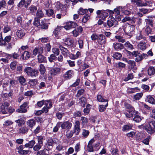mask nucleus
Here are the masks:
<instances>
[{
    "label": "nucleus",
    "mask_w": 155,
    "mask_h": 155,
    "mask_svg": "<svg viewBox=\"0 0 155 155\" xmlns=\"http://www.w3.org/2000/svg\"><path fill=\"white\" fill-rule=\"evenodd\" d=\"M153 121H150L143 126V129L149 134H152L155 133V126Z\"/></svg>",
    "instance_id": "obj_1"
},
{
    "label": "nucleus",
    "mask_w": 155,
    "mask_h": 155,
    "mask_svg": "<svg viewBox=\"0 0 155 155\" xmlns=\"http://www.w3.org/2000/svg\"><path fill=\"white\" fill-rule=\"evenodd\" d=\"M96 13L98 16H100L103 20H104L108 15V13L110 15H111L114 12L113 11L107 9L106 10H98Z\"/></svg>",
    "instance_id": "obj_2"
},
{
    "label": "nucleus",
    "mask_w": 155,
    "mask_h": 155,
    "mask_svg": "<svg viewBox=\"0 0 155 155\" xmlns=\"http://www.w3.org/2000/svg\"><path fill=\"white\" fill-rule=\"evenodd\" d=\"M24 71L28 76L31 77H35L38 74V72L37 70L33 69L30 67H26L24 70Z\"/></svg>",
    "instance_id": "obj_3"
},
{
    "label": "nucleus",
    "mask_w": 155,
    "mask_h": 155,
    "mask_svg": "<svg viewBox=\"0 0 155 155\" xmlns=\"http://www.w3.org/2000/svg\"><path fill=\"white\" fill-rule=\"evenodd\" d=\"M58 126H61L62 130L66 129L69 130L72 127V124L69 121H67L64 122H59L58 123Z\"/></svg>",
    "instance_id": "obj_4"
},
{
    "label": "nucleus",
    "mask_w": 155,
    "mask_h": 155,
    "mask_svg": "<svg viewBox=\"0 0 155 155\" xmlns=\"http://www.w3.org/2000/svg\"><path fill=\"white\" fill-rule=\"evenodd\" d=\"M55 8L57 10H60L63 15H65L67 13V8L65 6L60 2H57L55 3Z\"/></svg>",
    "instance_id": "obj_5"
},
{
    "label": "nucleus",
    "mask_w": 155,
    "mask_h": 155,
    "mask_svg": "<svg viewBox=\"0 0 155 155\" xmlns=\"http://www.w3.org/2000/svg\"><path fill=\"white\" fill-rule=\"evenodd\" d=\"M135 29V27L134 25H128L126 26L124 29L125 33L129 36L130 38L132 36L133 32Z\"/></svg>",
    "instance_id": "obj_6"
},
{
    "label": "nucleus",
    "mask_w": 155,
    "mask_h": 155,
    "mask_svg": "<svg viewBox=\"0 0 155 155\" xmlns=\"http://www.w3.org/2000/svg\"><path fill=\"white\" fill-rule=\"evenodd\" d=\"M12 37L11 35L7 36L3 38L2 34H0V45L1 46H5L6 43H9L11 40Z\"/></svg>",
    "instance_id": "obj_7"
},
{
    "label": "nucleus",
    "mask_w": 155,
    "mask_h": 155,
    "mask_svg": "<svg viewBox=\"0 0 155 155\" xmlns=\"http://www.w3.org/2000/svg\"><path fill=\"white\" fill-rule=\"evenodd\" d=\"M28 103L25 102L24 103L20 106L19 108L16 110L17 112L19 113H25L27 111V108H28Z\"/></svg>",
    "instance_id": "obj_8"
},
{
    "label": "nucleus",
    "mask_w": 155,
    "mask_h": 155,
    "mask_svg": "<svg viewBox=\"0 0 155 155\" xmlns=\"http://www.w3.org/2000/svg\"><path fill=\"white\" fill-rule=\"evenodd\" d=\"M132 3L135 4L138 6H145L150 3V1H146L145 2L142 1L141 0H131Z\"/></svg>",
    "instance_id": "obj_9"
},
{
    "label": "nucleus",
    "mask_w": 155,
    "mask_h": 155,
    "mask_svg": "<svg viewBox=\"0 0 155 155\" xmlns=\"http://www.w3.org/2000/svg\"><path fill=\"white\" fill-rule=\"evenodd\" d=\"M31 0H28L26 2L25 0H21L20 2L17 4V7L19 8H21L24 5L25 8H27L28 6L30 4Z\"/></svg>",
    "instance_id": "obj_10"
},
{
    "label": "nucleus",
    "mask_w": 155,
    "mask_h": 155,
    "mask_svg": "<svg viewBox=\"0 0 155 155\" xmlns=\"http://www.w3.org/2000/svg\"><path fill=\"white\" fill-rule=\"evenodd\" d=\"M97 42L100 45H102L105 44L106 43V38L105 36L102 34L98 35Z\"/></svg>",
    "instance_id": "obj_11"
},
{
    "label": "nucleus",
    "mask_w": 155,
    "mask_h": 155,
    "mask_svg": "<svg viewBox=\"0 0 155 155\" xmlns=\"http://www.w3.org/2000/svg\"><path fill=\"white\" fill-rule=\"evenodd\" d=\"M107 24L109 27H111L113 25H116L118 24V22L115 21L114 18L111 16L109 18L107 21Z\"/></svg>",
    "instance_id": "obj_12"
},
{
    "label": "nucleus",
    "mask_w": 155,
    "mask_h": 155,
    "mask_svg": "<svg viewBox=\"0 0 155 155\" xmlns=\"http://www.w3.org/2000/svg\"><path fill=\"white\" fill-rule=\"evenodd\" d=\"M59 48L61 50V54L64 57L67 58L69 56L70 52L67 48L64 47L61 45H59Z\"/></svg>",
    "instance_id": "obj_13"
},
{
    "label": "nucleus",
    "mask_w": 155,
    "mask_h": 155,
    "mask_svg": "<svg viewBox=\"0 0 155 155\" xmlns=\"http://www.w3.org/2000/svg\"><path fill=\"white\" fill-rule=\"evenodd\" d=\"M80 124L79 121L76 120L75 121L74 126V130L75 131L76 135L78 134L80 132L81 129Z\"/></svg>",
    "instance_id": "obj_14"
},
{
    "label": "nucleus",
    "mask_w": 155,
    "mask_h": 155,
    "mask_svg": "<svg viewBox=\"0 0 155 155\" xmlns=\"http://www.w3.org/2000/svg\"><path fill=\"white\" fill-rule=\"evenodd\" d=\"M138 112L134 110V108H132V110H128L127 112L124 113V114L127 118H131L133 117L134 114H137Z\"/></svg>",
    "instance_id": "obj_15"
},
{
    "label": "nucleus",
    "mask_w": 155,
    "mask_h": 155,
    "mask_svg": "<svg viewBox=\"0 0 155 155\" xmlns=\"http://www.w3.org/2000/svg\"><path fill=\"white\" fill-rule=\"evenodd\" d=\"M74 75L73 71L71 70H69L66 72L63 75V77L65 79L68 80L72 78Z\"/></svg>",
    "instance_id": "obj_16"
},
{
    "label": "nucleus",
    "mask_w": 155,
    "mask_h": 155,
    "mask_svg": "<svg viewBox=\"0 0 155 155\" xmlns=\"http://www.w3.org/2000/svg\"><path fill=\"white\" fill-rule=\"evenodd\" d=\"M63 28L62 27L57 26L54 30L53 31V35H54L56 38H59V32L61 31V30Z\"/></svg>",
    "instance_id": "obj_17"
},
{
    "label": "nucleus",
    "mask_w": 155,
    "mask_h": 155,
    "mask_svg": "<svg viewBox=\"0 0 155 155\" xmlns=\"http://www.w3.org/2000/svg\"><path fill=\"white\" fill-rule=\"evenodd\" d=\"M113 48L116 50H120L124 48L123 45L121 43H114L113 45Z\"/></svg>",
    "instance_id": "obj_18"
},
{
    "label": "nucleus",
    "mask_w": 155,
    "mask_h": 155,
    "mask_svg": "<svg viewBox=\"0 0 155 155\" xmlns=\"http://www.w3.org/2000/svg\"><path fill=\"white\" fill-rule=\"evenodd\" d=\"M36 124V121L33 119H30L26 122V125L28 127L32 129Z\"/></svg>",
    "instance_id": "obj_19"
},
{
    "label": "nucleus",
    "mask_w": 155,
    "mask_h": 155,
    "mask_svg": "<svg viewBox=\"0 0 155 155\" xmlns=\"http://www.w3.org/2000/svg\"><path fill=\"white\" fill-rule=\"evenodd\" d=\"M54 141L52 139H48L46 144L45 148L48 149V151L50 150L52 148Z\"/></svg>",
    "instance_id": "obj_20"
},
{
    "label": "nucleus",
    "mask_w": 155,
    "mask_h": 155,
    "mask_svg": "<svg viewBox=\"0 0 155 155\" xmlns=\"http://www.w3.org/2000/svg\"><path fill=\"white\" fill-rule=\"evenodd\" d=\"M148 55L146 54L143 53L137 57L135 58V61L137 62H139L143 59H146L147 58Z\"/></svg>",
    "instance_id": "obj_21"
},
{
    "label": "nucleus",
    "mask_w": 155,
    "mask_h": 155,
    "mask_svg": "<svg viewBox=\"0 0 155 155\" xmlns=\"http://www.w3.org/2000/svg\"><path fill=\"white\" fill-rule=\"evenodd\" d=\"M121 12L125 15H129L131 14V12L130 10L127 9V6H121Z\"/></svg>",
    "instance_id": "obj_22"
},
{
    "label": "nucleus",
    "mask_w": 155,
    "mask_h": 155,
    "mask_svg": "<svg viewBox=\"0 0 155 155\" xmlns=\"http://www.w3.org/2000/svg\"><path fill=\"white\" fill-rule=\"evenodd\" d=\"M43 53V48L41 47H36L33 50V55H36L38 54H42Z\"/></svg>",
    "instance_id": "obj_23"
},
{
    "label": "nucleus",
    "mask_w": 155,
    "mask_h": 155,
    "mask_svg": "<svg viewBox=\"0 0 155 155\" xmlns=\"http://www.w3.org/2000/svg\"><path fill=\"white\" fill-rule=\"evenodd\" d=\"M61 69L60 68L55 67L52 69L51 70V74L53 75H55L59 74Z\"/></svg>",
    "instance_id": "obj_24"
},
{
    "label": "nucleus",
    "mask_w": 155,
    "mask_h": 155,
    "mask_svg": "<svg viewBox=\"0 0 155 155\" xmlns=\"http://www.w3.org/2000/svg\"><path fill=\"white\" fill-rule=\"evenodd\" d=\"M16 35L18 37L20 38H21L25 35L24 31L22 29H18L16 32Z\"/></svg>",
    "instance_id": "obj_25"
},
{
    "label": "nucleus",
    "mask_w": 155,
    "mask_h": 155,
    "mask_svg": "<svg viewBox=\"0 0 155 155\" xmlns=\"http://www.w3.org/2000/svg\"><path fill=\"white\" fill-rule=\"evenodd\" d=\"M127 62L128 64L129 65V67L130 69L134 70L136 69L135 62L134 61L129 60V61Z\"/></svg>",
    "instance_id": "obj_26"
},
{
    "label": "nucleus",
    "mask_w": 155,
    "mask_h": 155,
    "mask_svg": "<svg viewBox=\"0 0 155 155\" xmlns=\"http://www.w3.org/2000/svg\"><path fill=\"white\" fill-rule=\"evenodd\" d=\"M28 9L30 13L32 15H34L37 10V7L36 6L32 5L28 7Z\"/></svg>",
    "instance_id": "obj_27"
},
{
    "label": "nucleus",
    "mask_w": 155,
    "mask_h": 155,
    "mask_svg": "<svg viewBox=\"0 0 155 155\" xmlns=\"http://www.w3.org/2000/svg\"><path fill=\"white\" fill-rule=\"evenodd\" d=\"M28 130V127L25 126L20 127L18 130V132L20 134H24L27 133Z\"/></svg>",
    "instance_id": "obj_28"
},
{
    "label": "nucleus",
    "mask_w": 155,
    "mask_h": 155,
    "mask_svg": "<svg viewBox=\"0 0 155 155\" xmlns=\"http://www.w3.org/2000/svg\"><path fill=\"white\" fill-rule=\"evenodd\" d=\"M38 59L39 63L46 62L47 61L46 58L41 54H38Z\"/></svg>",
    "instance_id": "obj_29"
},
{
    "label": "nucleus",
    "mask_w": 155,
    "mask_h": 155,
    "mask_svg": "<svg viewBox=\"0 0 155 155\" xmlns=\"http://www.w3.org/2000/svg\"><path fill=\"white\" fill-rule=\"evenodd\" d=\"M35 143V141L32 140L29 141L28 143H26L24 146L25 147L31 148L33 147Z\"/></svg>",
    "instance_id": "obj_30"
},
{
    "label": "nucleus",
    "mask_w": 155,
    "mask_h": 155,
    "mask_svg": "<svg viewBox=\"0 0 155 155\" xmlns=\"http://www.w3.org/2000/svg\"><path fill=\"white\" fill-rule=\"evenodd\" d=\"M139 89L137 87L134 88H129L127 90V92L129 94H132L138 92Z\"/></svg>",
    "instance_id": "obj_31"
},
{
    "label": "nucleus",
    "mask_w": 155,
    "mask_h": 155,
    "mask_svg": "<svg viewBox=\"0 0 155 155\" xmlns=\"http://www.w3.org/2000/svg\"><path fill=\"white\" fill-rule=\"evenodd\" d=\"M147 73L148 75L151 76L154 75L155 73V69L152 66H150L147 69Z\"/></svg>",
    "instance_id": "obj_32"
},
{
    "label": "nucleus",
    "mask_w": 155,
    "mask_h": 155,
    "mask_svg": "<svg viewBox=\"0 0 155 155\" xmlns=\"http://www.w3.org/2000/svg\"><path fill=\"white\" fill-rule=\"evenodd\" d=\"M31 56V53L28 51H25L22 55V58L23 59L27 60Z\"/></svg>",
    "instance_id": "obj_33"
},
{
    "label": "nucleus",
    "mask_w": 155,
    "mask_h": 155,
    "mask_svg": "<svg viewBox=\"0 0 155 155\" xmlns=\"http://www.w3.org/2000/svg\"><path fill=\"white\" fill-rule=\"evenodd\" d=\"M139 48L142 50H145L147 48L146 43L143 42H140L138 45Z\"/></svg>",
    "instance_id": "obj_34"
},
{
    "label": "nucleus",
    "mask_w": 155,
    "mask_h": 155,
    "mask_svg": "<svg viewBox=\"0 0 155 155\" xmlns=\"http://www.w3.org/2000/svg\"><path fill=\"white\" fill-rule=\"evenodd\" d=\"M74 43V41L72 39L68 38L64 41V44L68 46H71Z\"/></svg>",
    "instance_id": "obj_35"
},
{
    "label": "nucleus",
    "mask_w": 155,
    "mask_h": 155,
    "mask_svg": "<svg viewBox=\"0 0 155 155\" xmlns=\"http://www.w3.org/2000/svg\"><path fill=\"white\" fill-rule=\"evenodd\" d=\"M132 127V126L131 124L125 125L123 126L122 130L123 131H127L131 129Z\"/></svg>",
    "instance_id": "obj_36"
},
{
    "label": "nucleus",
    "mask_w": 155,
    "mask_h": 155,
    "mask_svg": "<svg viewBox=\"0 0 155 155\" xmlns=\"http://www.w3.org/2000/svg\"><path fill=\"white\" fill-rule=\"evenodd\" d=\"M147 100L149 103L153 104H155V97L154 98L151 95H148L147 97Z\"/></svg>",
    "instance_id": "obj_37"
},
{
    "label": "nucleus",
    "mask_w": 155,
    "mask_h": 155,
    "mask_svg": "<svg viewBox=\"0 0 155 155\" xmlns=\"http://www.w3.org/2000/svg\"><path fill=\"white\" fill-rule=\"evenodd\" d=\"M79 102L81 106L84 107L86 103V99L84 97H81L79 99Z\"/></svg>",
    "instance_id": "obj_38"
},
{
    "label": "nucleus",
    "mask_w": 155,
    "mask_h": 155,
    "mask_svg": "<svg viewBox=\"0 0 155 155\" xmlns=\"http://www.w3.org/2000/svg\"><path fill=\"white\" fill-rule=\"evenodd\" d=\"M124 45L125 47L128 50H132L134 48L133 45L128 41L126 42Z\"/></svg>",
    "instance_id": "obj_39"
},
{
    "label": "nucleus",
    "mask_w": 155,
    "mask_h": 155,
    "mask_svg": "<svg viewBox=\"0 0 155 155\" xmlns=\"http://www.w3.org/2000/svg\"><path fill=\"white\" fill-rule=\"evenodd\" d=\"M46 15L48 17L53 16L54 14V11L52 9H49L45 10Z\"/></svg>",
    "instance_id": "obj_40"
},
{
    "label": "nucleus",
    "mask_w": 155,
    "mask_h": 155,
    "mask_svg": "<svg viewBox=\"0 0 155 155\" xmlns=\"http://www.w3.org/2000/svg\"><path fill=\"white\" fill-rule=\"evenodd\" d=\"M44 14L41 9H38L36 13V16L37 18H40L44 17Z\"/></svg>",
    "instance_id": "obj_41"
},
{
    "label": "nucleus",
    "mask_w": 155,
    "mask_h": 155,
    "mask_svg": "<svg viewBox=\"0 0 155 155\" xmlns=\"http://www.w3.org/2000/svg\"><path fill=\"white\" fill-rule=\"evenodd\" d=\"M37 83L38 81L36 79H31L28 82V84L31 86L32 87H34L37 84Z\"/></svg>",
    "instance_id": "obj_42"
},
{
    "label": "nucleus",
    "mask_w": 155,
    "mask_h": 155,
    "mask_svg": "<svg viewBox=\"0 0 155 155\" xmlns=\"http://www.w3.org/2000/svg\"><path fill=\"white\" fill-rule=\"evenodd\" d=\"M108 105V102H106L105 105H100L99 106V110L100 112H104L106 109Z\"/></svg>",
    "instance_id": "obj_43"
},
{
    "label": "nucleus",
    "mask_w": 155,
    "mask_h": 155,
    "mask_svg": "<svg viewBox=\"0 0 155 155\" xmlns=\"http://www.w3.org/2000/svg\"><path fill=\"white\" fill-rule=\"evenodd\" d=\"M97 99L98 101L100 102H107L108 101V100L105 99L100 94H98L97 95Z\"/></svg>",
    "instance_id": "obj_44"
},
{
    "label": "nucleus",
    "mask_w": 155,
    "mask_h": 155,
    "mask_svg": "<svg viewBox=\"0 0 155 155\" xmlns=\"http://www.w3.org/2000/svg\"><path fill=\"white\" fill-rule=\"evenodd\" d=\"M121 6H117L116 8L114 9L113 12H114L113 14H111L113 15L114 14H119L120 13V12H121Z\"/></svg>",
    "instance_id": "obj_45"
},
{
    "label": "nucleus",
    "mask_w": 155,
    "mask_h": 155,
    "mask_svg": "<svg viewBox=\"0 0 155 155\" xmlns=\"http://www.w3.org/2000/svg\"><path fill=\"white\" fill-rule=\"evenodd\" d=\"M9 104V103L5 102L3 103L0 107V110H7Z\"/></svg>",
    "instance_id": "obj_46"
},
{
    "label": "nucleus",
    "mask_w": 155,
    "mask_h": 155,
    "mask_svg": "<svg viewBox=\"0 0 155 155\" xmlns=\"http://www.w3.org/2000/svg\"><path fill=\"white\" fill-rule=\"evenodd\" d=\"M136 39L137 40H140L141 39L145 40L146 38L141 35V32L139 31L138 33L137 34Z\"/></svg>",
    "instance_id": "obj_47"
},
{
    "label": "nucleus",
    "mask_w": 155,
    "mask_h": 155,
    "mask_svg": "<svg viewBox=\"0 0 155 155\" xmlns=\"http://www.w3.org/2000/svg\"><path fill=\"white\" fill-rule=\"evenodd\" d=\"M90 132L88 130L83 129L82 133V135L84 138H87L89 135Z\"/></svg>",
    "instance_id": "obj_48"
},
{
    "label": "nucleus",
    "mask_w": 155,
    "mask_h": 155,
    "mask_svg": "<svg viewBox=\"0 0 155 155\" xmlns=\"http://www.w3.org/2000/svg\"><path fill=\"white\" fill-rule=\"evenodd\" d=\"M135 17L133 16L132 17L126 16L124 18H123L122 20V22H125L127 21L131 20L132 21V19H134Z\"/></svg>",
    "instance_id": "obj_49"
},
{
    "label": "nucleus",
    "mask_w": 155,
    "mask_h": 155,
    "mask_svg": "<svg viewBox=\"0 0 155 155\" xmlns=\"http://www.w3.org/2000/svg\"><path fill=\"white\" fill-rule=\"evenodd\" d=\"M39 71L41 74H44L46 71L44 66L42 64H40L39 66Z\"/></svg>",
    "instance_id": "obj_50"
},
{
    "label": "nucleus",
    "mask_w": 155,
    "mask_h": 155,
    "mask_svg": "<svg viewBox=\"0 0 155 155\" xmlns=\"http://www.w3.org/2000/svg\"><path fill=\"white\" fill-rule=\"evenodd\" d=\"M44 104L45 106L49 109L51 107L52 105V103L50 100L45 101Z\"/></svg>",
    "instance_id": "obj_51"
},
{
    "label": "nucleus",
    "mask_w": 155,
    "mask_h": 155,
    "mask_svg": "<svg viewBox=\"0 0 155 155\" xmlns=\"http://www.w3.org/2000/svg\"><path fill=\"white\" fill-rule=\"evenodd\" d=\"M122 57L121 54L118 52H115L113 55V57L117 60L120 59Z\"/></svg>",
    "instance_id": "obj_52"
},
{
    "label": "nucleus",
    "mask_w": 155,
    "mask_h": 155,
    "mask_svg": "<svg viewBox=\"0 0 155 155\" xmlns=\"http://www.w3.org/2000/svg\"><path fill=\"white\" fill-rule=\"evenodd\" d=\"M87 12V9H84L82 8H80L78 11V13L80 15H83Z\"/></svg>",
    "instance_id": "obj_53"
},
{
    "label": "nucleus",
    "mask_w": 155,
    "mask_h": 155,
    "mask_svg": "<svg viewBox=\"0 0 155 155\" xmlns=\"http://www.w3.org/2000/svg\"><path fill=\"white\" fill-rule=\"evenodd\" d=\"M18 80L20 83L22 85L25 84V83L26 81V80L23 76L19 77Z\"/></svg>",
    "instance_id": "obj_54"
},
{
    "label": "nucleus",
    "mask_w": 155,
    "mask_h": 155,
    "mask_svg": "<svg viewBox=\"0 0 155 155\" xmlns=\"http://www.w3.org/2000/svg\"><path fill=\"white\" fill-rule=\"evenodd\" d=\"M115 38L117 40L120 42L124 43L125 41V40L123 37L120 35H117L115 36Z\"/></svg>",
    "instance_id": "obj_55"
},
{
    "label": "nucleus",
    "mask_w": 155,
    "mask_h": 155,
    "mask_svg": "<svg viewBox=\"0 0 155 155\" xmlns=\"http://www.w3.org/2000/svg\"><path fill=\"white\" fill-rule=\"evenodd\" d=\"M67 24L71 28H74L77 26V24L74 22L69 21L67 23Z\"/></svg>",
    "instance_id": "obj_56"
},
{
    "label": "nucleus",
    "mask_w": 155,
    "mask_h": 155,
    "mask_svg": "<svg viewBox=\"0 0 155 155\" xmlns=\"http://www.w3.org/2000/svg\"><path fill=\"white\" fill-rule=\"evenodd\" d=\"M46 151H48V149L45 148L43 150L38 151L37 155H45L46 154L45 153Z\"/></svg>",
    "instance_id": "obj_57"
},
{
    "label": "nucleus",
    "mask_w": 155,
    "mask_h": 155,
    "mask_svg": "<svg viewBox=\"0 0 155 155\" xmlns=\"http://www.w3.org/2000/svg\"><path fill=\"white\" fill-rule=\"evenodd\" d=\"M143 95L142 93H137L134 96V99L136 100H139L142 97Z\"/></svg>",
    "instance_id": "obj_58"
},
{
    "label": "nucleus",
    "mask_w": 155,
    "mask_h": 155,
    "mask_svg": "<svg viewBox=\"0 0 155 155\" xmlns=\"http://www.w3.org/2000/svg\"><path fill=\"white\" fill-rule=\"evenodd\" d=\"M91 105L90 104H88L86 108H84V112L85 115H87L89 113L90 111V107Z\"/></svg>",
    "instance_id": "obj_59"
},
{
    "label": "nucleus",
    "mask_w": 155,
    "mask_h": 155,
    "mask_svg": "<svg viewBox=\"0 0 155 155\" xmlns=\"http://www.w3.org/2000/svg\"><path fill=\"white\" fill-rule=\"evenodd\" d=\"M51 1L50 0H45L44 2V4L46 8L49 7Z\"/></svg>",
    "instance_id": "obj_60"
},
{
    "label": "nucleus",
    "mask_w": 155,
    "mask_h": 155,
    "mask_svg": "<svg viewBox=\"0 0 155 155\" xmlns=\"http://www.w3.org/2000/svg\"><path fill=\"white\" fill-rule=\"evenodd\" d=\"M16 21L18 25H21L22 21V17L21 15L17 17L16 19Z\"/></svg>",
    "instance_id": "obj_61"
},
{
    "label": "nucleus",
    "mask_w": 155,
    "mask_h": 155,
    "mask_svg": "<svg viewBox=\"0 0 155 155\" xmlns=\"http://www.w3.org/2000/svg\"><path fill=\"white\" fill-rule=\"evenodd\" d=\"M112 17L114 18V19L115 21L118 22V21H120L121 19L120 16V14H114L112 15Z\"/></svg>",
    "instance_id": "obj_62"
},
{
    "label": "nucleus",
    "mask_w": 155,
    "mask_h": 155,
    "mask_svg": "<svg viewBox=\"0 0 155 155\" xmlns=\"http://www.w3.org/2000/svg\"><path fill=\"white\" fill-rule=\"evenodd\" d=\"M143 118V117H141L140 116L136 115L135 116L133 120L136 122H139L142 120Z\"/></svg>",
    "instance_id": "obj_63"
},
{
    "label": "nucleus",
    "mask_w": 155,
    "mask_h": 155,
    "mask_svg": "<svg viewBox=\"0 0 155 155\" xmlns=\"http://www.w3.org/2000/svg\"><path fill=\"white\" fill-rule=\"evenodd\" d=\"M42 146L41 144H37L33 147V149L35 151H38L41 149Z\"/></svg>",
    "instance_id": "obj_64"
}]
</instances>
